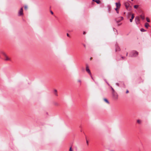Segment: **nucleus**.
<instances>
[{
    "label": "nucleus",
    "mask_w": 151,
    "mask_h": 151,
    "mask_svg": "<svg viewBox=\"0 0 151 151\" xmlns=\"http://www.w3.org/2000/svg\"><path fill=\"white\" fill-rule=\"evenodd\" d=\"M138 52L135 50L131 51L129 55V56L132 57H136L138 55Z\"/></svg>",
    "instance_id": "f257e3e1"
},
{
    "label": "nucleus",
    "mask_w": 151,
    "mask_h": 151,
    "mask_svg": "<svg viewBox=\"0 0 151 151\" xmlns=\"http://www.w3.org/2000/svg\"><path fill=\"white\" fill-rule=\"evenodd\" d=\"M24 15L23 9V7L21 8L18 12V16H22Z\"/></svg>",
    "instance_id": "f03ea898"
},
{
    "label": "nucleus",
    "mask_w": 151,
    "mask_h": 151,
    "mask_svg": "<svg viewBox=\"0 0 151 151\" xmlns=\"http://www.w3.org/2000/svg\"><path fill=\"white\" fill-rule=\"evenodd\" d=\"M112 97L114 99L117 100L118 99V95L116 92H112Z\"/></svg>",
    "instance_id": "7ed1b4c3"
},
{
    "label": "nucleus",
    "mask_w": 151,
    "mask_h": 151,
    "mask_svg": "<svg viewBox=\"0 0 151 151\" xmlns=\"http://www.w3.org/2000/svg\"><path fill=\"white\" fill-rule=\"evenodd\" d=\"M129 4L128 2H125L124 3V5L127 9L128 11H130L132 10L131 8L129 6Z\"/></svg>",
    "instance_id": "20e7f679"
},
{
    "label": "nucleus",
    "mask_w": 151,
    "mask_h": 151,
    "mask_svg": "<svg viewBox=\"0 0 151 151\" xmlns=\"http://www.w3.org/2000/svg\"><path fill=\"white\" fill-rule=\"evenodd\" d=\"M123 18L122 17H119L118 18H116L115 19V20L116 22L117 23H118L122 20H123Z\"/></svg>",
    "instance_id": "39448f33"
},
{
    "label": "nucleus",
    "mask_w": 151,
    "mask_h": 151,
    "mask_svg": "<svg viewBox=\"0 0 151 151\" xmlns=\"http://www.w3.org/2000/svg\"><path fill=\"white\" fill-rule=\"evenodd\" d=\"M86 71L90 75H91V73L87 65H86Z\"/></svg>",
    "instance_id": "423d86ee"
},
{
    "label": "nucleus",
    "mask_w": 151,
    "mask_h": 151,
    "mask_svg": "<svg viewBox=\"0 0 151 151\" xmlns=\"http://www.w3.org/2000/svg\"><path fill=\"white\" fill-rule=\"evenodd\" d=\"M115 4L116 6V7L119 8L120 7L121 4L119 2H116L115 3Z\"/></svg>",
    "instance_id": "0eeeda50"
},
{
    "label": "nucleus",
    "mask_w": 151,
    "mask_h": 151,
    "mask_svg": "<svg viewBox=\"0 0 151 151\" xmlns=\"http://www.w3.org/2000/svg\"><path fill=\"white\" fill-rule=\"evenodd\" d=\"M4 60L6 61H10L11 59L6 55V56H4Z\"/></svg>",
    "instance_id": "6e6552de"
},
{
    "label": "nucleus",
    "mask_w": 151,
    "mask_h": 151,
    "mask_svg": "<svg viewBox=\"0 0 151 151\" xmlns=\"http://www.w3.org/2000/svg\"><path fill=\"white\" fill-rule=\"evenodd\" d=\"M134 14H132L131 18L130 19H129L130 21V22H132L133 19L134 18Z\"/></svg>",
    "instance_id": "1a4fd4ad"
},
{
    "label": "nucleus",
    "mask_w": 151,
    "mask_h": 151,
    "mask_svg": "<svg viewBox=\"0 0 151 151\" xmlns=\"http://www.w3.org/2000/svg\"><path fill=\"white\" fill-rule=\"evenodd\" d=\"M135 20L136 23L138 22L139 21V17H136L135 18Z\"/></svg>",
    "instance_id": "9d476101"
},
{
    "label": "nucleus",
    "mask_w": 151,
    "mask_h": 151,
    "mask_svg": "<svg viewBox=\"0 0 151 151\" xmlns=\"http://www.w3.org/2000/svg\"><path fill=\"white\" fill-rule=\"evenodd\" d=\"M120 50V48L119 47L117 46L116 45V48H115V51H119Z\"/></svg>",
    "instance_id": "9b49d317"
},
{
    "label": "nucleus",
    "mask_w": 151,
    "mask_h": 151,
    "mask_svg": "<svg viewBox=\"0 0 151 151\" xmlns=\"http://www.w3.org/2000/svg\"><path fill=\"white\" fill-rule=\"evenodd\" d=\"M54 94L55 95V96H58V94L57 93V90L56 89H55L54 90Z\"/></svg>",
    "instance_id": "f8f14e48"
},
{
    "label": "nucleus",
    "mask_w": 151,
    "mask_h": 151,
    "mask_svg": "<svg viewBox=\"0 0 151 151\" xmlns=\"http://www.w3.org/2000/svg\"><path fill=\"white\" fill-rule=\"evenodd\" d=\"M149 26V24L147 22H146L145 24V27L147 28Z\"/></svg>",
    "instance_id": "ddd939ff"
},
{
    "label": "nucleus",
    "mask_w": 151,
    "mask_h": 151,
    "mask_svg": "<svg viewBox=\"0 0 151 151\" xmlns=\"http://www.w3.org/2000/svg\"><path fill=\"white\" fill-rule=\"evenodd\" d=\"M0 53L1 54H2L3 55H4V57L5 56H6V54L4 52L2 51H1L0 52Z\"/></svg>",
    "instance_id": "4468645a"
},
{
    "label": "nucleus",
    "mask_w": 151,
    "mask_h": 151,
    "mask_svg": "<svg viewBox=\"0 0 151 151\" xmlns=\"http://www.w3.org/2000/svg\"><path fill=\"white\" fill-rule=\"evenodd\" d=\"M104 100L105 102H106L108 104H109V101L107 99L105 98L104 99Z\"/></svg>",
    "instance_id": "2eb2a0df"
},
{
    "label": "nucleus",
    "mask_w": 151,
    "mask_h": 151,
    "mask_svg": "<svg viewBox=\"0 0 151 151\" xmlns=\"http://www.w3.org/2000/svg\"><path fill=\"white\" fill-rule=\"evenodd\" d=\"M95 1L98 4L100 3V1L99 0H96Z\"/></svg>",
    "instance_id": "dca6fc26"
},
{
    "label": "nucleus",
    "mask_w": 151,
    "mask_h": 151,
    "mask_svg": "<svg viewBox=\"0 0 151 151\" xmlns=\"http://www.w3.org/2000/svg\"><path fill=\"white\" fill-rule=\"evenodd\" d=\"M137 122L139 124H141V121L139 119H138L137 120Z\"/></svg>",
    "instance_id": "f3484780"
},
{
    "label": "nucleus",
    "mask_w": 151,
    "mask_h": 151,
    "mask_svg": "<svg viewBox=\"0 0 151 151\" xmlns=\"http://www.w3.org/2000/svg\"><path fill=\"white\" fill-rule=\"evenodd\" d=\"M140 17L142 20H144L145 19L144 17L142 15H141L140 16Z\"/></svg>",
    "instance_id": "a211bd4d"
},
{
    "label": "nucleus",
    "mask_w": 151,
    "mask_h": 151,
    "mask_svg": "<svg viewBox=\"0 0 151 151\" xmlns=\"http://www.w3.org/2000/svg\"><path fill=\"white\" fill-rule=\"evenodd\" d=\"M24 9L25 10H27V9H28V6L27 5H25L24 6Z\"/></svg>",
    "instance_id": "6ab92c4d"
},
{
    "label": "nucleus",
    "mask_w": 151,
    "mask_h": 151,
    "mask_svg": "<svg viewBox=\"0 0 151 151\" xmlns=\"http://www.w3.org/2000/svg\"><path fill=\"white\" fill-rule=\"evenodd\" d=\"M134 8L135 9H137L138 8V5H134Z\"/></svg>",
    "instance_id": "aec40b11"
},
{
    "label": "nucleus",
    "mask_w": 151,
    "mask_h": 151,
    "mask_svg": "<svg viewBox=\"0 0 151 151\" xmlns=\"http://www.w3.org/2000/svg\"><path fill=\"white\" fill-rule=\"evenodd\" d=\"M110 87H111V90H112V92H115V91H114V88L112 87V86H110Z\"/></svg>",
    "instance_id": "412c9836"
},
{
    "label": "nucleus",
    "mask_w": 151,
    "mask_h": 151,
    "mask_svg": "<svg viewBox=\"0 0 151 151\" xmlns=\"http://www.w3.org/2000/svg\"><path fill=\"white\" fill-rule=\"evenodd\" d=\"M140 31H141V32H145L146 31L145 30V29H144L143 28H142L141 29H140Z\"/></svg>",
    "instance_id": "4be33fe9"
},
{
    "label": "nucleus",
    "mask_w": 151,
    "mask_h": 151,
    "mask_svg": "<svg viewBox=\"0 0 151 151\" xmlns=\"http://www.w3.org/2000/svg\"><path fill=\"white\" fill-rule=\"evenodd\" d=\"M54 104L55 105H56V106H58V103L57 102H55L54 103Z\"/></svg>",
    "instance_id": "5701e85b"
},
{
    "label": "nucleus",
    "mask_w": 151,
    "mask_h": 151,
    "mask_svg": "<svg viewBox=\"0 0 151 151\" xmlns=\"http://www.w3.org/2000/svg\"><path fill=\"white\" fill-rule=\"evenodd\" d=\"M146 20H147V22H150V20L147 18H146Z\"/></svg>",
    "instance_id": "b1692460"
},
{
    "label": "nucleus",
    "mask_w": 151,
    "mask_h": 151,
    "mask_svg": "<svg viewBox=\"0 0 151 151\" xmlns=\"http://www.w3.org/2000/svg\"><path fill=\"white\" fill-rule=\"evenodd\" d=\"M69 151H73L71 147L70 148Z\"/></svg>",
    "instance_id": "393cba45"
},
{
    "label": "nucleus",
    "mask_w": 151,
    "mask_h": 151,
    "mask_svg": "<svg viewBox=\"0 0 151 151\" xmlns=\"http://www.w3.org/2000/svg\"><path fill=\"white\" fill-rule=\"evenodd\" d=\"M119 9V8H117V7H116L115 8V10L116 11H117L118 10V9Z\"/></svg>",
    "instance_id": "a878e982"
},
{
    "label": "nucleus",
    "mask_w": 151,
    "mask_h": 151,
    "mask_svg": "<svg viewBox=\"0 0 151 151\" xmlns=\"http://www.w3.org/2000/svg\"><path fill=\"white\" fill-rule=\"evenodd\" d=\"M116 85L117 86H119V84L118 83H116Z\"/></svg>",
    "instance_id": "bb28decb"
},
{
    "label": "nucleus",
    "mask_w": 151,
    "mask_h": 151,
    "mask_svg": "<svg viewBox=\"0 0 151 151\" xmlns=\"http://www.w3.org/2000/svg\"><path fill=\"white\" fill-rule=\"evenodd\" d=\"M78 82H80V83H81V80H78Z\"/></svg>",
    "instance_id": "cd10ccee"
},
{
    "label": "nucleus",
    "mask_w": 151,
    "mask_h": 151,
    "mask_svg": "<svg viewBox=\"0 0 151 151\" xmlns=\"http://www.w3.org/2000/svg\"><path fill=\"white\" fill-rule=\"evenodd\" d=\"M50 12H51V13L52 14H53V12L52 11H50Z\"/></svg>",
    "instance_id": "c85d7f7f"
},
{
    "label": "nucleus",
    "mask_w": 151,
    "mask_h": 151,
    "mask_svg": "<svg viewBox=\"0 0 151 151\" xmlns=\"http://www.w3.org/2000/svg\"><path fill=\"white\" fill-rule=\"evenodd\" d=\"M116 13H117V14H119V11L118 10H117V11H116Z\"/></svg>",
    "instance_id": "c756f323"
},
{
    "label": "nucleus",
    "mask_w": 151,
    "mask_h": 151,
    "mask_svg": "<svg viewBox=\"0 0 151 151\" xmlns=\"http://www.w3.org/2000/svg\"><path fill=\"white\" fill-rule=\"evenodd\" d=\"M129 92V91L128 90H127L126 92V93H128Z\"/></svg>",
    "instance_id": "7c9ffc66"
},
{
    "label": "nucleus",
    "mask_w": 151,
    "mask_h": 151,
    "mask_svg": "<svg viewBox=\"0 0 151 151\" xmlns=\"http://www.w3.org/2000/svg\"><path fill=\"white\" fill-rule=\"evenodd\" d=\"M86 34V32H83V35H85V34Z\"/></svg>",
    "instance_id": "2f4dec72"
},
{
    "label": "nucleus",
    "mask_w": 151,
    "mask_h": 151,
    "mask_svg": "<svg viewBox=\"0 0 151 151\" xmlns=\"http://www.w3.org/2000/svg\"><path fill=\"white\" fill-rule=\"evenodd\" d=\"M90 76H91V78H92V79H93V77H92V75H90Z\"/></svg>",
    "instance_id": "473e14b6"
},
{
    "label": "nucleus",
    "mask_w": 151,
    "mask_h": 151,
    "mask_svg": "<svg viewBox=\"0 0 151 151\" xmlns=\"http://www.w3.org/2000/svg\"><path fill=\"white\" fill-rule=\"evenodd\" d=\"M67 36H68V37L69 36V34L68 33L67 34Z\"/></svg>",
    "instance_id": "72a5a7b5"
},
{
    "label": "nucleus",
    "mask_w": 151,
    "mask_h": 151,
    "mask_svg": "<svg viewBox=\"0 0 151 151\" xmlns=\"http://www.w3.org/2000/svg\"><path fill=\"white\" fill-rule=\"evenodd\" d=\"M122 58L123 59H124L125 57H122Z\"/></svg>",
    "instance_id": "f704fd0d"
},
{
    "label": "nucleus",
    "mask_w": 151,
    "mask_h": 151,
    "mask_svg": "<svg viewBox=\"0 0 151 151\" xmlns=\"http://www.w3.org/2000/svg\"><path fill=\"white\" fill-rule=\"evenodd\" d=\"M121 24H118V26H119L120 25H121Z\"/></svg>",
    "instance_id": "c9c22d12"
},
{
    "label": "nucleus",
    "mask_w": 151,
    "mask_h": 151,
    "mask_svg": "<svg viewBox=\"0 0 151 151\" xmlns=\"http://www.w3.org/2000/svg\"><path fill=\"white\" fill-rule=\"evenodd\" d=\"M128 52H127V53H126V56H127V55H128Z\"/></svg>",
    "instance_id": "e433bc0d"
},
{
    "label": "nucleus",
    "mask_w": 151,
    "mask_h": 151,
    "mask_svg": "<svg viewBox=\"0 0 151 151\" xmlns=\"http://www.w3.org/2000/svg\"><path fill=\"white\" fill-rule=\"evenodd\" d=\"M83 46H84L85 47H86V45H85V44H84V45H83Z\"/></svg>",
    "instance_id": "4c0bfd02"
},
{
    "label": "nucleus",
    "mask_w": 151,
    "mask_h": 151,
    "mask_svg": "<svg viewBox=\"0 0 151 151\" xmlns=\"http://www.w3.org/2000/svg\"><path fill=\"white\" fill-rule=\"evenodd\" d=\"M106 83H107V84H108V85L109 86V84L107 82H106Z\"/></svg>",
    "instance_id": "58836bf2"
},
{
    "label": "nucleus",
    "mask_w": 151,
    "mask_h": 151,
    "mask_svg": "<svg viewBox=\"0 0 151 151\" xmlns=\"http://www.w3.org/2000/svg\"><path fill=\"white\" fill-rule=\"evenodd\" d=\"M114 30H116V31H117V30L116 29L114 28Z\"/></svg>",
    "instance_id": "ea45409f"
},
{
    "label": "nucleus",
    "mask_w": 151,
    "mask_h": 151,
    "mask_svg": "<svg viewBox=\"0 0 151 151\" xmlns=\"http://www.w3.org/2000/svg\"><path fill=\"white\" fill-rule=\"evenodd\" d=\"M87 143H88V141H87Z\"/></svg>",
    "instance_id": "a19ab883"
},
{
    "label": "nucleus",
    "mask_w": 151,
    "mask_h": 151,
    "mask_svg": "<svg viewBox=\"0 0 151 151\" xmlns=\"http://www.w3.org/2000/svg\"><path fill=\"white\" fill-rule=\"evenodd\" d=\"M93 1H95V0H93Z\"/></svg>",
    "instance_id": "79ce46f5"
},
{
    "label": "nucleus",
    "mask_w": 151,
    "mask_h": 151,
    "mask_svg": "<svg viewBox=\"0 0 151 151\" xmlns=\"http://www.w3.org/2000/svg\"><path fill=\"white\" fill-rule=\"evenodd\" d=\"M132 1H133L134 0H131Z\"/></svg>",
    "instance_id": "37998d69"
},
{
    "label": "nucleus",
    "mask_w": 151,
    "mask_h": 151,
    "mask_svg": "<svg viewBox=\"0 0 151 151\" xmlns=\"http://www.w3.org/2000/svg\"><path fill=\"white\" fill-rule=\"evenodd\" d=\"M111 151H113V150H111Z\"/></svg>",
    "instance_id": "c03bdc74"
}]
</instances>
